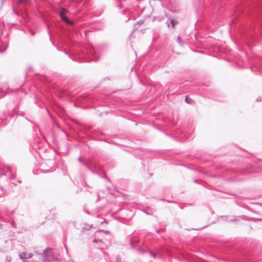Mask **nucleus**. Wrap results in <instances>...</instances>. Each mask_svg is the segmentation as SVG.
Wrapping results in <instances>:
<instances>
[{"label": "nucleus", "instance_id": "nucleus-1", "mask_svg": "<svg viewBox=\"0 0 262 262\" xmlns=\"http://www.w3.org/2000/svg\"><path fill=\"white\" fill-rule=\"evenodd\" d=\"M99 55L97 53L93 47H89L86 49L85 52H83L80 55V61L91 62L92 61H96L99 59Z\"/></svg>", "mask_w": 262, "mask_h": 262}, {"label": "nucleus", "instance_id": "nucleus-2", "mask_svg": "<svg viewBox=\"0 0 262 262\" xmlns=\"http://www.w3.org/2000/svg\"><path fill=\"white\" fill-rule=\"evenodd\" d=\"M41 255L45 261H49L54 259V255L51 248H46Z\"/></svg>", "mask_w": 262, "mask_h": 262}, {"label": "nucleus", "instance_id": "nucleus-3", "mask_svg": "<svg viewBox=\"0 0 262 262\" xmlns=\"http://www.w3.org/2000/svg\"><path fill=\"white\" fill-rule=\"evenodd\" d=\"M0 172H2L3 175H7L10 179H14L15 178V176L12 174L11 169L10 167H2Z\"/></svg>", "mask_w": 262, "mask_h": 262}, {"label": "nucleus", "instance_id": "nucleus-4", "mask_svg": "<svg viewBox=\"0 0 262 262\" xmlns=\"http://www.w3.org/2000/svg\"><path fill=\"white\" fill-rule=\"evenodd\" d=\"M127 239L129 242L132 249H138L140 247L141 244H139L137 239H132L130 236H128Z\"/></svg>", "mask_w": 262, "mask_h": 262}, {"label": "nucleus", "instance_id": "nucleus-5", "mask_svg": "<svg viewBox=\"0 0 262 262\" xmlns=\"http://www.w3.org/2000/svg\"><path fill=\"white\" fill-rule=\"evenodd\" d=\"M84 165L91 171L94 173L95 172L94 170L93 169V167L96 168L97 164L94 162L92 160H88L86 161V162H84Z\"/></svg>", "mask_w": 262, "mask_h": 262}, {"label": "nucleus", "instance_id": "nucleus-6", "mask_svg": "<svg viewBox=\"0 0 262 262\" xmlns=\"http://www.w3.org/2000/svg\"><path fill=\"white\" fill-rule=\"evenodd\" d=\"M67 11H68L66 9L62 8L59 13V15L63 21L69 24H72V22L68 19V17L66 15V13Z\"/></svg>", "mask_w": 262, "mask_h": 262}, {"label": "nucleus", "instance_id": "nucleus-7", "mask_svg": "<svg viewBox=\"0 0 262 262\" xmlns=\"http://www.w3.org/2000/svg\"><path fill=\"white\" fill-rule=\"evenodd\" d=\"M8 42H2L0 44V53H4L8 48Z\"/></svg>", "mask_w": 262, "mask_h": 262}, {"label": "nucleus", "instance_id": "nucleus-8", "mask_svg": "<svg viewBox=\"0 0 262 262\" xmlns=\"http://www.w3.org/2000/svg\"><path fill=\"white\" fill-rule=\"evenodd\" d=\"M27 253H26L25 252H23V253H21L19 256V257L21 259H26L27 258L31 257V256L30 255L28 257L27 256Z\"/></svg>", "mask_w": 262, "mask_h": 262}, {"label": "nucleus", "instance_id": "nucleus-9", "mask_svg": "<svg viewBox=\"0 0 262 262\" xmlns=\"http://www.w3.org/2000/svg\"><path fill=\"white\" fill-rule=\"evenodd\" d=\"M185 101L186 103L189 104H192L193 102V100L191 99L190 98H189L188 97H186Z\"/></svg>", "mask_w": 262, "mask_h": 262}, {"label": "nucleus", "instance_id": "nucleus-10", "mask_svg": "<svg viewBox=\"0 0 262 262\" xmlns=\"http://www.w3.org/2000/svg\"><path fill=\"white\" fill-rule=\"evenodd\" d=\"M170 23H171L172 27H173L178 23L177 21H176L174 19H171Z\"/></svg>", "mask_w": 262, "mask_h": 262}, {"label": "nucleus", "instance_id": "nucleus-11", "mask_svg": "<svg viewBox=\"0 0 262 262\" xmlns=\"http://www.w3.org/2000/svg\"><path fill=\"white\" fill-rule=\"evenodd\" d=\"M250 221L253 222H258V221H262V219H256V218H251Z\"/></svg>", "mask_w": 262, "mask_h": 262}, {"label": "nucleus", "instance_id": "nucleus-12", "mask_svg": "<svg viewBox=\"0 0 262 262\" xmlns=\"http://www.w3.org/2000/svg\"><path fill=\"white\" fill-rule=\"evenodd\" d=\"M93 242L94 243H98V242H99V243H103V241L102 239H97L96 238H95L94 241H93Z\"/></svg>", "mask_w": 262, "mask_h": 262}, {"label": "nucleus", "instance_id": "nucleus-13", "mask_svg": "<svg viewBox=\"0 0 262 262\" xmlns=\"http://www.w3.org/2000/svg\"><path fill=\"white\" fill-rule=\"evenodd\" d=\"M78 161H79L80 162H81V163H82L83 165H84V162H86V161H83V160L82 159V158H81V157H78Z\"/></svg>", "mask_w": 262, "mask_h": 262}, {"label": "nucleus", "instance_id": "nucleus-14", "mask_svg": "<svg viewBox=\"0 0 262 262\" xmlns=\"http://www.w3.org/2000/svg\"><path fill=\"white\" fill-rule=\"evenodd\" d=\"M11 260V257L9 256H8L6 258V262H10Z\"/></svg>", "mask_w": 262, "mask_h": 262}, {"label": "nucleus", "instance_id": "nucleus-15", "mask_svg": "<svg viewBox=\"0 0 262 262\" xmlns=\"http://www.w3.org/2000/svg\"><path fill=\"white\" fill-rule=\"evenodd\" d=\"M149 253V254L151 256H152L154 258L156 257V254L154 252L150 251Z\"/></svg>", "mask_w": 262, "mask_h": 262}, {"label": "nucleus", "instance_id": "nucleus-16", "mask_svg": "<svg viewBox=\"0 0 262 262\" xmlns=\"http://www.w3.org/2000/svg\"><path fill=\"white\" fill-rule=\"evenodd\" d=\"M178 41L181 45H182V41L181 40L180 37L179 36L178 37Z\"/></svg>", "mask_w": 262, "mask_h": 262}, {"label": "nucleus", "instance_id": "nucleus-17", "mask_svg": "<svg viewBox=\"0 0 262 262\" xmlns=\"http://www.w3.org/2000/svg\"><path fill=\"white\" fill-rule=\"evenodd\" d=\"M115 262H121L120 257H119V256H117L116 257V260Z\"/></svg>", "mask_w": 262, "mask_h": 262}, {"label": "nucleus", "instance_id": "nucleus-18", "mask_svg": "<svg viewBox=\"0 0 262 262\" xmlns=\"http://www.w3.org/2000/svg\"><path fill=\"white\" fill-rule=\"evenodd\" d=\"M1 189L3 193H4L6 192V190H4V188L2 186H1Z\"/></svg>", "mask_w": 262, "mask_h": 262}, {"label": "nucleus", "instance_id": "nucleus-19", "mask_svg": "<svg viewBox=\"0 0 262 262\" xmlns=\"http://www.w3.org/2000/svg\"><path fill=\"white\" fill-rule=\"evenodd\" d=\"M261 100H262V99H261L260 98H259L257 99V101H261Z\"/></svg>", "mask_w": 262, "mask_h": 262}, {"label": "nucleus", "instance_id": "nucleus-20", "mask_svg": "<svg viewBox=\"0 0 262 262\" xmlns=\"http://www.w3.org/2000/svg\"><path fill=\"white\" fill-rule=\"evenodd\" d=\"M105 233L107 234L109 232L108 231H104V230H102Z\"/></svg>", "mask_w": 262, "mask_h": 262}, {"label": "nucleus", "instance_id": "nucleus-21", "mask_svg": "<svg viewBox=\"0 0 262 262\" xmlns=\"http://www.w3.org/2000/svg\"><path fill=\"white\" fill-rule=\"evenodd\" d=\"M122 4H120V5H119V8H122Z\"/></svg>", "mask_w": 262, "mask_h": 262}, {"label": "nucleus", "instance_id": "nucleus-22", "mask_svg": "<svg viewBox=\"0 0 262 262\" xmlns=\"http://www.w3.org/2000/svg\"><path fill=\"white\" fill-rule=\"evenodd\" d=\"M12 184L14 185V186H16V184L15 183H12Z\"/></svg>", "mask_w": 262, "mask_h": 262}, {"label": "nucleus", "instance_id": "nucleus-23", "mask_svg": "<svg viewBox=\"0 0 262 262\" xmlns=\"http://www.w3.org/2000/svg\"><path fill=\"white\" fill-rule=\"evenodd\" d=\"M194 183H197V182H198V180H195L194 181Z\"/></svg>", "mask_w": 262, "mask_h": 262}, {"label": "nucleus", "instance_id": "nucleus-24", "mask_svg": "<svg viewBox=\"0 0 262 262\" xmlns=\"http://www.w3.org/2000/svg\"><path fill=\"white\" fill-rule=\"evenodd\" d=\"M97 195H98V197L99 198L100 196H99V194L98 193H97Z\"/></svg>", "mask_w": 262, "mask_h": 262}, {"label": "nucleus", "instance_id": "nucleus-25", "mask_svg": "<svg viewBox=\"0 0 262 262\" xmlns=\"http://www.w3.org/2000/svg\"><path fill=\"white\" fill-rule=\"evenodd\" d=\"M167 26L169 27V23H167Z\"/></svg>", "mask_w": 262, "mask_h": 262}, {"label": "nucleus", "instance_id": "nucleus-26", "mask_svg": "<svg viewBox=\"0 0 262 262\" xmlns=\"http://www.w3.org/2000/svg\"><path fill=\"white\" fill-rule=\"evenodd\" d=\"M18 182L19 183H21V181H18Z\"/></svg>", "mask_w": 262, "mask_h": 262}, {"label": "nucleus", "instance_id": "nucleus-27", "mask_svg": "<svg viewBox=\"0 0 262 262\" xmlns=\"http://www.w3.org/2000/svg\"><path fill=\"white\" fill-rule=\"evenodd\" d=\"M85 229V227H83V230H84Z\"/></svg>", "mask_w": 262, "mask_h": 262}, {"label": "nucleus", "instance_id": "nucleus-28", "mask_svg": "<svg viewBox=\"0 0 262 262\" xmlns=\"http://www.w3.org/2000/svg\"><path fill=\"white\" fill-rule=\"evenodd\" d=\"M23 262H25V261H23Z\"/></svg>", "mask_w": 262, "mask_h": 262}]
</instances>
